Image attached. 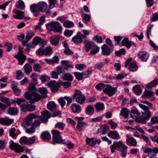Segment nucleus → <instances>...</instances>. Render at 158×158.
Listing matches in <instances>:
<instances>
[{
  "label": "nucleus",
  "instance_id": "1",
  "mask_svg": "<svg viewBox=\"0 0 158 158\" xmlns=\"http://www.w3.org/2000/svg\"><path fill=\"white\" fill-rule=\"evenodd\" d=\"M28 88L30 92H26L24 96L26 99L30 100L31 103H34L35 102H38L46 97L44 95H41L35 92L36 90L34 85H30Z\"/></svg>",
  "mask_w": 158,
  "mask_h": 158
},
{
  "label": "nucleus",
  "instance_id": "2",
  "mask_svg": "<svg viewBox=\"0 0 158 158\" xmlns=\"http://www.w3.org/2000/svg\"><path fill=\"white\" fill-rule=\"evenodd\" d=\"M48 6L47 3L44 1L39 2L37 5L33 4L31 6V11L35 17L38 16L40 14V11L45 12L47 9Z\"/></svg>",
  "mask_w": 158,
  "mask_h": 158
},
{
  "label": "nucleus",
  "instance_id": "3",
  "mask_svg": "<svg viewBox=\"0 0 158 158\" xmlns=\"http://www.w3.org/2000/svg\"><path fill=\"white\" fill-rule=\"evenodd\" d=\"M41 113L43 116L40 117V121L36 120L31 125L33 127L34 126L37 127L40 125L41 123H44L47 122L48 119L50 117L51 114L49 111L47 110L42 111Z\"/></svg>",
  "mask_w": 158,
  "mask_h": 158
},
{
  "label": "nucleus",
  "instance_id": "4",
  "mask_svg": "<svg viewBox=\"0 0 158 158\" xmlns=\"http://www.w3.org/2000/svg\"><path fill=\"white\" fill-rule=\"evenodd\" d=\"M47 28L49 30L53 31L55 33H61L62 31V27L57 21L51 22L46 25Z\"/></svg>",
  "mask_w": 158,
  "mask_h": 158
},
{
  "label": "nucleus",
  "instance_id": "5",
  "mask_svg": "<svg viewBox=\"0 0 158 158\" xmlns=\"http://www.w3.org/2000/svg\"><path fill=\"white\" fill-rule=\"evenodd\" d=\"M15 58L18 59V61L19 64L22 65L26 60V56L23 54V51L22 48H19V52L16 55Z\"/></svg>",
  "mask_w": 158,
  "mask_h": 158
},
{
  "label": "nucleus",
  "instance_id": "6",
  "mask_svg": "<svg viewBox=\"0 0 158 158\" xmlns=\"http://www.w3.org/2000/svg\"><path fill=\"white\" fill-rule=\"evenodd\" d=\"M117 87H113L109 85H106V87L103 90V92L106 93L109 96L114 95L117 91Z\"/></svg>",
  "mask_w": 158,
  "mask_h": 158
},
{
  "label": "nucleus",
  "instance_id": "7",
  "mask_svg": "<svg viewBox=\"0 0 158 158\" xmlns=\"http://www.w3.org/2000/svg\"><path fill=\"white\" fill-rule=\"evenodd\" d=\"M144 152L148 154V156L151 158L156 156L158 153V148L155 147L153 149L150 148H146L144 151Z\"/></svg>",
  "mask_w": 158,
  "mask_h": 158
},
{
  "label": "nucleus",
  "instance_id": "8",
  "mask_svg": "<svg viewBox=\"0 0 158 158\" xmlns=\"http://www.w3.org/2000/svg\"><path fill=\"white\" fill-rule=\"evenodd\" d=\"M85 37V35L81 34L80 31H78L76 35L72 38V40L75 44H78L82 42L83 39Z\"/></svg>",
  "mask_w": 158,
  "mask_h": 158
},
{
  "label": "nucleus",
  "instance_id": "9",
  "mask_svg": "<svg viewBox=\"0 0 158 158\" xmlns=\"http://www.w3.org/2000/svg\"><path fill=\"white\" fill-rule=\"evenodd\" d=\"M38 118V116L34 114H30L26 118L24 124V127H27L29 126L33 122V119Z\"/></svg>",
  "mask_w": 158,
  "mask_h": 158
},
{
  "label": "nucleus",
  "instance_id": "10",
  "mask_svg": "<svg viewBox=\"0 0 158 158\" xmlns=\"http://www.w3.org/2000/svg\"><path fill=\"white\" fill-rule=\"evenodd\" d=\"M11 144L10 145V148L14 150L17 153L21 152L23 151V147L18 144L15 143L13 141L11 140Z\"/></svg>",
  "mask_w": 158,
  "mask_h": 158
},
{
  "label": "nucleus",
  "instance_id": "11",
  "mask_svg": "<svg viewBox=\"0 0 158 158\" xmlns=\"http://www.w3.org/2000/svg\"><path fill=\"white\" fill-rule=\"evenodd\" d=\"M139 107L144 112L142 111L141 113L143 115H145L146 118L149 119L151 117V112L149 111V108L146 106L141 104H139Z\"/></svg>",
  "mask_w": 158,
  "mask_h": 158
},
{
  "label": "nucleus",
  "instance_id": "12",
  "mask_svg": "<svg viewBox=\"0 0 158 158\" xmlns=\"http://www.w3.org/2000/svg\"><path fill=\"white\" fill-rule=\"evenodd\" d=\"M32 43L35 45L40 44V45L43 46L46 44L47 42L40 37L36 36L33 39Z\"/></svg>",
  "mask_w": 158,
  "mask_h": 158
},
{
  "label": "nucleus",
  "instance_id": "13",
  "mask_svg": "<svg viewBox=\"0 0 158 158\" xmlns=\"http://www.w3.org/2000/svg\"><path fill=\"white\" fill-rule=\"evenodd\" d=\"M52 132L53 135V142L52 143H58L60 141V138L61 137L60 136V132L56 130L52 131Z\"/></svg>",
  "mask_w": 158,
  "mask_h": 158
},
{
  "label": "nucleus",
  "instance_id": "14",
  "mask_svg": "<svg viewBox=\"0 0 158 158\" xmlns=\"http://www.w3.org/2000/svg\"><path fill=\"white\" fill-rule=\"evenodd\" d=\"M48 85L50 88L52 93H55L58 90V87L61 86L60 82H56L55 81H51Z\"/></svg>",
  "mask_w": 158,
  "mask_h": 158
},
{
  "label": "nucleus",
  "instance_id": "15",
  "mask_svg": "<svg viewBox=\"0 0 158 158\" xmlns=\"http://www.w3.org/2000/svg\"><path fill=\"white\" fill-rule=\"evenodd\" d=\"M102 54L105 56L109 55L114 50L113 48L109 47L107 44H104L101 47Z\"/></svg>",
  "mask_w": 158,
  "mask_h": 158
},
{
  "label": "nucleus",
  "instance_id": "16",
  "mask_svg": "<svg viewBox=\"0 0 158 158\" xmlns=\"http://www.w3.org/2000/svg\"><path fill=\"white\" fill-rule=\"evenodd\" d=\"M107 135L109 137L114 139H119L120 138V136L118 132L115 130L110 131Z\"/></svg>",
  "mask_w": 158,
  "mask_h": 158
},
{
  "label": "nucleus",
  "instance_id": "17",
  "mask_svg": "<svg viewBox=\"0 0 158 158\" xmlns=\"http://www.w3.org/2000/svg\"><path fill=\"white\" fill-rule=\"evenodd\" d=\"M130 114L131 117L135 119L139 117L140 115V113L138 111L136 108L133 107L130 111Z\"/></svg>",
  "mask_w": 158,
  "mask_h": 158
},
{
  "label": "nucleus",
  "instance_id": "18",
  "mask_svg": "<svg viewBox=\"0 0 158 158\" xmlns=\"http://www.w3.org/2000/svg\"><path fill=\"white\" fill-rule=\"evenodd\" d=\"M121 141L118 142L114 141L113 144L110 146L111 151L112 153H113L116 149L118 151H120V146L121 144Z\"/></svg>",
  "mask_w": 158,
  "mask_h": 158
},
{
  "label": "nucleus",
  "instance_id": "19",
  "mask_svg": "<svg viewBox=\"0 0 158 158\" xmlns=\"http://www.w3.org/2000/svg\"><path fill=\"white\" fill-rule=\"evenodd\" d=\"M46 62L48 64H53L58 63L59 61V58L57 56H54L52 59L45 58L44 59Z\"/></svg>",
  "mask_w": 158,
  "mask_h": 158
},
{
  "label": "nucleus",
  "instance_id": "20",
  "mask_svg": "<svg viewBox=\"0 0 158 158\" xmlns=\"http://www.w3.org/2000/svg\"><path fill=\"white\" fill-rule=\"evenodd\" d=\"M15 102L21 107L22 111H23L27 103L25 99L23 98H17Z\"/></svg>",
  "mask_w": 158,
  "mask_h": 158
},
{
  "label": "nucleus",
  "instance_id": "21",
  "mask_svg": "<svg viewBox=\"0 0 158 158\" xmlns=\"http://www.w3.org/2000/svg\"><path fill=\"white\" fill-rule=\"evenodd\" d=\"M130 110L126 108H123L121 110L120 115L124 118H127L129 117Z\"/></svg>",
  "mask_w": 158,
  "mask_h": 158
},
{
  "label": "nucleus",
  "instance_id": "22",
  "mask_svg": "<svg viewBox=\"0 0 158 158\" xmlns=\"http://www.w3.org/2000/svg\"><path fill=\"white\" fill-rule=\"evenodd\" d=\"M15 13L16 15H14L13 17L14 18L19 19H23L24 16L23 15L24 13V12L18 10H15Z\"/></svg>",
  "mask_w": 158,
  "mask_h": 158
},
{
  "label": "nucleus",
  "instance_id": "23",
  "mask_svg": "<svg viewBox=\"0 0 158 158\" xmlns=\"http://www.w3.org/2000/svg\"><path fill=\"white\" fill-rule=\"evenodd\" d=\"M88 124L87 123L84 122H78L77 126V128L79 131H84L85 127L88 126Z\"/></svg>",
  "mask_w": 158,
  "mask_h": 158
},
{
  "label": "nucleus",
  "instance_id": "24",
  "mask_svg": "<svg viewBox=\"0 0 158 158\" xmlns=\"http://www.w3.org/2000/svg\"><path fill=\"white\" fill-rule=\"evenodd\" d=\"M61 78L63 80L71 81H73V77L70 73H65L62 76Z\"/></svg>",
  "mask_w": 158,
  "mask_h": 158
},
{
  "label": "nucleus",
  "instance_id": "25",
  "mask_svg": "<svg viewBox=\"0 0 158 158\" xmlns=\"http://www.w3.org/2000/svg\"><path fill=\"white\" fill-rule=\"evenodd\" d=\"M71 108L74 113H79L81 111V108L79 105L75 103H73L71 105Z\"/></svg>",
  "mask_w": 158,
  "mask_h": 158
},
{
  "label": "nucleus",
  "instance_id": "26",
  "mask_svg": "<svg viewBox=\"0 0 158 158\" xmlns=\"http://www.w3.org/2000/svg\"><path fill=\"white\" fill-rule=\"evenodd\" d=\"M154 94L152 91L145 90L142 96V97L144 99H147L152 97Z\"/></svg>",
  "mask_w": 158,
  "mask_h": 158
},
{
  "label": "nucleus",
  "instance_id": "27",
  "mask_svg": "<svg viewBox=\"0 0 158 158\" xmlns=\"http://www.w3.org/2000/svg\"><path fill=\"white\" fill-rule=\"evenodd\" d=\"M126 142L127 144L130 146H136L137 145L136 140L132 137L127 139Z\"/></svg>",
  "mask_w": 158,
  "mask_h": 158
},
{
  "label": "nucleus",
  "instance_id": "28",
  "mask_svg": "<svg viewBox=\"0 0 158 158\" xmlns=\"http://www.w3.org/2000/svg\"><path fill=\"white\" fill-rule=\"evenodd\" d=\"M84 43H85L84 46L85 48V50L87 52H89L90 50L92 49L93 47L95 45L94 42L91 41L86 42L85 41Z\"/></svg>",
  "mask_w": 158,
  "mask_h": 158
},
{
  "label": "nucleus",
  "instance_id": "29",
  "mask_svg": "<svg viewBox=\"0 0 158 158\" xmlns=\"http://www.w3.org/2000/svg\"><path fill=\"white\" fill-rule=\"evenodd\" d=\"M23 69L26 74H30L32 72V67L28 63L25 64L23 67Z\"/></svg>",
  "mask_w": 158,
  "mask_h": 158
},
{
  "label": "nucleus",
  "instance_id": "30",
  "mask_svg": "<svg viewBox=\"0 0 158 158\" xmlns=\"http://www.w3.org/2000/svg\"><path fill=\"white\" fill-rule=\"evenodd\" d=\"M94 109L92 105H88L86 108L85 113L87 114L92 115L94 114Z\"/></svg>",
  "mask_w": 158,
  "mask_h": 158
},
{
  "label": "nucleus",
  "instance_id": "31",
  "mask_svg": "<svg viewBox=\"0 0 158 158\" xmlns=\"http://www.w3.org/2000/svg\"><path fill=\"white\" fill-rule=\"evenodd\" d=\"M13 121L12 119H10L8 118H1L0 123L3 125H9L11 124Z\"/></svg>",
  "mask_w": 158,
  "mask_h": 158
},
{
  "label": "nucleus",
  "instance_id": "32",
  "mask_svg": "<svg viewBox=\"0 0 158 158\" xmlns=\"http://www.w3.org/2000/svg\"><path fill=\"white\" fill-rule=\"evenodd\" d=\"M35 106L34 105L31 104H27L26 103L23 111H32L35 110Z\"/></svg>",
  "mask_w": 158,
  "mask_h": 158
},
{
  "label": "nucleus",
  "instance_id": "33",
  "mask_svg": "<svg viewBox=\"0 0 158 158\" xmlns=\"http://www.w3.org/2000/svg\"><path fill=\"white\" fill-rule=\"evenodd\" d=\"M133 88L134 92L136 95H140L142 91L141 87L139 85H135L133 87Z\"/></svg>",
  "mask_w": 158,
  "mask_h": 158
},
{
  "label": "nucleus",
  "instance_id": "34",
  "mask_svg": "<svg viewBox=\"0 0 158 158\" xmlns=\"http://www.w3.org/2000/svg\"><path fill=\"white\" fill-rule=\"evenodd\" d=\"M41 138L44 139L48 140L51 138V135L48 131H45L43 132L40 135Z\"/></svg>",
  "mask_w": 158,
  "mask_h": 158
},
{
  "label": "nucleus",
  "instance_id": "35",
  "mask_svg": "<svg viewBox=\"0 0 158 158\" xmlns=\"http://www.w3.org/2000/svg\"><path fill=\"white\" fill-rule=\"evenodd\" d=\"M95 108L97 112H99L104 109V105L103 103H97L95 105Z\"/></svg>",
  "mask_w": 158,
  "mask_h": 158
},
{
  "label": "nucleus",
  "instance_id": "36",
  "mask_svg": "<svg viewBox=\"0 0 158 158\" xmlns=\"http://www.w3.org/2000/svg\"><path fill=\"white\" fill-rule=\"evenodd\" d=\"M128 69L131 71L135 72L137 70L138 67L135 62H132L129 64Z\"/></svg>",
  "mask_w": 158,
  "mask_h": 158
},
{
  "label": "nucleus",
  "instance_id": "37",
  "mask_svg": "<svg viewBox=\"0 0 158 158\" xmlns=\"http://www.w3.org/2000/svg\"><path fill=\"white\" fill-rule=\"evenodd\" d=\"M60 37L58 36H54L51 38V41L52 45L57 46L59 44Z\"/></svg>",
  "mask_w": 158,
  "mask_h": 158
},
{
  "label": "nucleus",
  "instance_id": "38",
  "mask_svg": "<svg viewBox=\"0 0 158 158\" xmlns=\"http://www.w3.org/2000/svg\"><path fill=\"white\" fill-rule=\"evenodd\" d=\"M138 57L142 60H146L148 57V56L147 52L144 51H143L139 52L138 55Z\"/></svg>",
  "mask_w": 158,
  "mask_h": 158
},
{
  "label": "nucleus",
  "instance_id": "39",
  "mask_svg": "<svg viewBox=\"0 0 158 158\" xmlns=\"http://www.w3.org/2000/svg\"><path fill=\"white\" fill-rule=\"evenodd\" d=\"M48 108L51 111L54 110L56 108V105L53 102H49L47 105Z\"/></svg>",
  "mask_w": 158,
  "mask_h": 158
},
{
  "label": "nucleus",
  "instance_id": "40",
  "mask_svg": "<svg viewBox=\"0 0 158 158\" xmlns=\"http://www.w3.org/2000/svg\"><path fill=\"white\" fill-rule=\"evenodd\" d=\"M158 81L156 80H154L151 82L149 83L146 87L148 89H150L155 86L157 84Z\"/></svg>",
  "mask_w": 158,
  "mask_h": 158
},
{
  "label": "nucleus",
  "instance_id": "41",
  "mask_svg": "<svg viewBox=\"0 0 158 158\" xmlns=\"http://www.w3.org/2000/svg\"><path fill=\"white\" fill-rule=\"evenodd\" d=\"M85 97L83 95L80 96L79 97H77L76 98V101L77 102L81 104L84 103L85 102Z\"/></svg>",
  "mask_w": 158,
  "mask_h": 158
},
{
  "label": "nucleus",
  "instance_id": "42",
  "mask_svg": "<svg viewBox=\"0 0 158 158\" xmlns=\"http://www.w3.org/2000/svg\"><path fill=\"white\" fill-rule=\"evenodd\" d=\"M91 50H92L90 51V53L91 54L94 55L99 52L100 48L95 45Z\"/></svg>",
  "mask_w": 158,
  "mask_h": 158
},
{
  "label": "nucleus",
  "instance_id": "43",
  "mask_svg": "<svg viewBox=\"0 0 158 158\" xmlns=\"http://www.w3.org/2000/svg\"><path fill=\"white\" fill-rule=\"evenodd\" d=\"M8 113L10 115H15L18 112L17 109L15 107L10 108L8 110Z\"/></svg>",
  "mask_w": 158,
  "mask_h": 158
},
{
  "label": "nucleus",
  "instance_id": "44",
  "mask_svg": "<svg viewBox=\"0 0 158 158\" xmlns=\"http://www.w3.org/2000/svg\"><path fill=\"white\" fill-rule=\"evenodd\" d=\"M106 87V85L103 83H99L97 84L95 86L96 89L98 90L101 91L104 89Z\"/></svg>",
  "mask_w": 158,
  "mask_h": 158
},
{
  "label": "nucleus",
  "instance_id": "45",
  "mask_svg": "<svg viewBox=\"0 0 158 158\" xmlns=\"http://www.w3.org/2000/svg\"><path fill=\"white\" fill-rule=\"evenodd\" d=\"M149 119H147L146 118L145 115H143L142 118H139L136 120V121L139 123H142L143 124H145L146 123V120H148Z\"/></svg>",
  "mask_w": 158,
  "mask_h": 158
},
{
  "label": "nucleus",
  "instance_id": "46",
  "mask_svg": "<svg viewBox=\"0 0 158 158\" xmlns=\"http://www.w3.org/2000/svg\"><path fill=\"white\" fill-rule=\"evenodd\" d=\"M82 17L84 21L86 22H89L90 21V16L86 14H84L83 12H82Z\"/></svg>",
  "mask_w": 158,
  "mask_h": 158
},
{
  "label": "nucleus",
  "instance_id": "47",
  "mask_svg": "<svg viewBox=\"0 0 158 158\" xmlns=\"http://www.w3.org/2000/svg\"><path fill=\"white\" fill-rule=\"evenodd\" d=\"M115 55L118 56H120L122 55H123L125 54V50L124 48H122L119 50L116 51L115 52Z\"/></svg>",
  "mask_w": 158,
  "mask_h": 158
},
{
  "label": "nucleus",
  "instance_id": "48",
  "mask_svg": "<svg viewBox=\"0 0 158 158\" xmlns=\"http://www.w3.org/2000/svg\"><path fill=\"white\" fill-rule=\"evenodd\" d=\"M28 139L25 136L22 137L20 140V143L22 145L28 144Z\"/></svg>",
  "mask_w": 158,
  "mask_h": 158
},
{
  "label": "nucleus",
  "instance_id": "49",
  "mask_svg": "<svg viewBox=\"0 0 158 158\" xmlns=\"http://www.w3.org/2000/svg\"><path fill=\"white\" fill-rule=\"evenodd\" d=\"M63 25L64 27L66 28H70L73 27L74 24L70 21H65L63 22Z\"/></svg>",
  "mask_w": 158,
  "mask_h": 158
},
{
  "label": "nucleus",
  "instance_id": "50",
  "mask_svg": "<svg viewBox=\"0 0 158 158\" xmlns=\"http://www.w3.org/2000/svg\"><path fill=\"white\" fill-rule=\"evenodd\" d=\"M49 1L48 8L52 9L55 7V4L57 0H48Z\"/></svg>",
  "mask_w": 158,
  "mask_h": 158
},
{
  "label": "nucleus",
  "instance_id": "51",
  "mask_svg": "<svg viewBox=\"0 0 158 158\" xmlns=\"http://www.w3.org/2000/svg\"><path fill=\"white\" fill-rule=\"evenodd\" d=\"M74 74L76 77V78L78 80H81L84 78L82 73L74 72Z\"/></svg>",
  "mask_w": 158,
  "mask_h": 158
},
{
  "label": "nucleus",
  "instance_id": "52",
  "mask_svg": "<svg viewBox=\"0 0 158 158\" xmlns=\"http://www.w3.org/2000/svg\"><path fill=\"white\" fill-rule=\"evenodd\" d=\"M82 92L80 90H75L74 92V95L73 98V99L77 98V97H79L80 96L82 95Z\"/></svg>",
  "mask_w": 158,
  "mask_h": 158
},
{
  "label": "nucleus",
  "instance_id": "53",
  "mask_svg": "<svg viewBox=\"0 0 158 158\" xmlns=\"http://www.w3.org/2000/svg\"><path fill=\"white\" fill-rule=\"evenodd\" d=\"M13 89L15 95L18 96L19 95L21 91L16 85H14L13 86Z\"/></svg>",
  "mask_w": 158,
  "mask_h": 158
},
{
  "label": "nucleus",
  "instance_id": "54",
  "mask_svg": "<svg viewBox=\"0 0 158 158\" xmlns=\"http://www.w3.org/2000/svg\"><path fill=\"white\" fill-rule=\"evenodd\" d=\"M60 85L64 86L65 88H67L70 87L71 85V83L69 82H63L60 81Z\"/></svg>",
  "mask_w": 158,
  "mask_h": 158
},
{
  "label": "nucleus",
  "instance_id": "55",
  "mask_svg": "<svg viewBox=\"0 0 158 158\" xmlns=\"http://www.w3.org/2000/svg\"><path fill=\"white\" fill-rule=\"evenodd\" d=\"M35 131V127H33L32 125L31 127L26 128L25 130L26 132L29 134L34 133Z\"/></svg>",
  "mask_w": 158,
  "mask_h": 158
},
{
  "label": "nucleus",
  "instance_id": "56",
  "mask_svg": "<svg viewBox=\"0 0 158 158\" xmlns=\"http://www.w3.org/2000/svg\"><path fill=\"white\" fill-rule=\"evenodd\" d=\"M17 7L20 9H23L25 5L23 2L22 0L19 1L16 5Z\"/></svg>",
  "mask_w": 158,
  "mask_h": 158
},
{
  "label": "nucleus",
  "instance_id": "57",
  "mask_svg": "<svg viewBox=\"0 0 158 158\" xmlns=\"http://www.w3.org/2000/svg\"><path fill=\"white\" fill-rule=\"evenodd\" d=\"M52 53V50L50 47H48L44 49V55L46 56L50 55Z\"/></svg>",
  "mask_w": 158,
  "mask_h": 158
},
{
  "label": "nucleus",
  "instance_id": "58",
  "mask_svg": "<svg viewBox=\"0 0 158 158\" xmlns=\"http://www.w3.org/2000/svg\"><path fill=\"white\" fill-rule=\"evenodd\" d=\"M1 101L6 103L7 106H10L11 104V103L9 100V99L6 98H2L1 99Z\"/></svg>",
  "mask_w": 158,
  "mask_h": 158
},
{
  "label": "nucleus",
  "instance_id": "59",
  "mask_svg": "<svg viewBox=\"0 0 158 158\" xmlns=\"http://www.w3.org/2000/svg\"><path fill=\"white\" fill-rule=\"evenodd\" d=\"M34 33L32 32H28L27 33L25 39L26 40L29 41L34 35Z\"/></svg>",
  "mask_w": 158,
  "mask_h": 158
},
{
  "label": "nucleus",
  "instance_id": "60",
  "mask_svg": "<svg viewBox=\"0 0 158 158\" xmlns=\"http://www.w3.org/2000/svg\"><path fill=\"white\" fill-rule=\"evenodd\" d=\"M65 126V125L64 123L61 122H58L55 125V127L59 128L61 130H63Z\"/></svg>",
  "mask_w": 158,
  "mask_h": 158
},
{
  "label": "nucleus",
  "instance_id": "61",
  "mask_svg": "<svg viewBox=\"0 0 158 158\" xmlns=\"http://www.w3.org/2000/svg\"><path fill=\"white\" fill-rule=\"evenodd\" d=\"M16 73L17 75L16 78L17 80H20L24 76L23 73L20 70H17Z\"/></svg>",
  "mask_w": 158,
  "mask_h": 158
},
{
  "label": "nucleus",
  "instance_id": "62",
  "mask_svg": "<svg viewBox=\"0 0 158 158\" xmlns=\"http://www.w3.org/2000/svg\"><path fill=\"white\" fill-rule=\"evenodd\" d=\"M16 131L15 128V127H13L10 129L9 131L10 136L13 138L15 137L16 134L15 133Z\"/></svg>",
  "mask_w": 158,
  "mask_h": 158
},
{
  "label": "nucleus",
  "instance_id": "63",
  "mask_svg": "<svg viewBox=\"0 0 158 158\" xmlns=\"http://www.w3.org/2000/svg\"><path fill=\"white\" fill-rule=\"evenodd\" d=\"M64 97H61L58 99V102L62 108H63L65 105V101Z\"/></svg>",
  "mask_w": 158,
  "mask_h": 158
},
{
  "label": "nucleus",
  "instance_id": "64",
  "mask_svg": "<svg viewBox=\"0 0 158 158\" xmlns=\"http://www.w3.org/2000/svg\"><path fill=\"white\" fill-rule=\"evenodd\" d=\"M36 53L38 55L40 56L44 55V49L42 47L40 48L36 51Z\"/></svg>",
  "mask_w": 158,
  "mask_h": 158
}]
</instances>
